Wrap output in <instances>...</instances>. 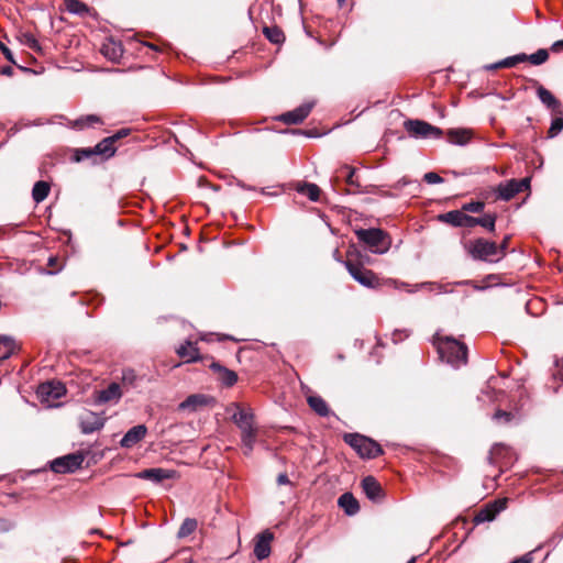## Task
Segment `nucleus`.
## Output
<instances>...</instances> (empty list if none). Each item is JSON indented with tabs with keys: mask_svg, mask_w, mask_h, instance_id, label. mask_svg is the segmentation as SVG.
<instances>
[{
	"mask_svg": "<svg viewBox=\"0 0 563 563\" xmlns=\"http://www.w3.org/2000/svg\"><path fill=\"white\" fill-rule=\"evenodd\" d=\"M416 559L412 558L408 563H415Z\"/></svg>",
	"mask_w": 563,
	"mask_h": 563,
	"instance_id": "nucleus-64",
	"label": "nucleus"
},
{
	"mask_svg": "<svg viewBox=\"0 0 563 563\" xmlns=\"http://www.w3.org/2000/svg\"><path fill=\"white\" fill-rule=\"evenodd\" d=\"M177 353L180 357H186L187 362H195L199 358L198 349L189 341L180 345Z\"/></svg>",
	"mask_w": 563,
	"mask_h": 563,
	"instance_id": "nucleus-32",
	"label": "nucleus"
},
{
	"mask_svg": "<svg viewBox=\"0 0 563 563\" xmlns=\"http://www.w3.org/2000/svg\"><path fill=\"white\" fill-rule=\"evenodd\" d=\"M416 288H428L430 291L438 290L439 292L445 291L442 285L435 284V283H422L419 285H416Z\"/></svg>",
	"mask_w": 563,
	"mask_h": 563,
	"instance_id": "nucleus-48",
	"label": "nucleus"
},
{
	"mask_svg": "<svg viewBox=\"0 0 563 563\" xmlns=\"http://www.w3.org/2000/svg\"><path fill=\"white\" fill-rule=\"evenodd\" d=\"M100 52L104 57L112 62H118L123 55V46L120 42L113 38H108L102 43Z\"/></svg>",
	"mask_w": 563,
	"mask_h": 563,
	"instance_id": "nucleus-20",
	"label": "nucleus"
},
{
	"mask_svg": "<svg viewBox=\"0 0 563 563\" xmlns=\"http://www.w3.org/2000/svg\"><path fill=\"white\" fill-rule=\"evenodd\" d=\"M95 151L97 152L98 156L104 161L112 157L115 154L117 148L114 147L112 139L108 136L95 145Z\"/></svg>",
	"mask_w": 563,
	"mask_h": 563,
	"instance_id": "nucleus-28",
	"label": "nucleus"
},
{
	"mask_svg": "<svg viewBox=\"0 0 563 563\" xmlns=\"http://www.w3.org/2000/svg\"><path fill=\"white\" fill-rule=\"evenodd\" d=\"M294 189L303 196H307L311 201H318L320 198V188L313 183L297 181L294 184Z\"/></svg>",
	"mask_w": 563,
	"mask_h": 563,
	"instance_id": "nucleus-22",
	"label": "nucleus"
},
{
	"mask_svg": "<svg viewBox=\"0 0 563 563\" xmlns=\"http://www.w3.org/2000/svg\"><path fill=\"white\" fill-rule=\"evenodd\" d=\"M0 74L4 76H11L13 74V69L10 66H4L0 69Z\"/></svg>",
	"mask_w": 563,
	"mask_h": 563,
	"instance_id": "nucleus-58",
	"label": "nucleus"
},
{
	"mask_svg": "<svg viewBox=\"0 0 563 563\" xmlns=\"http://www.w3.org/2000/svg\"><path fill=\"white\" fill-rule=\"evenodd\" d=\"M518 188H520V192L525 189H528L530 186V179L529 178H522L520 180H517Z\"/></svg>",
	"mask_w": 563,
	"mask_h": 563,
	"instance_id": "nucleus-53",
	"label": "nucleus"
},
{
	"mask_svg": "<svg viewBox=\"0 0 563 563\" xmlns=\"http://www.w3.org/2000/svg\"><path fill=\"white\" fill-rule=\"evenodd\" d=\"M263 33L266 38L274 44H279L285 40L284 32L276 25L265 26Z\"/></svg>",
	"mask_w": 563,
	"mask_h": 563,
	"instance_id": "nucleus-36",
	"label": "nucleus"
},
{
	"mask_svg": "<svg viewBox=\"0 0 563 563\" xmlns=\"http://www.w3.org/2000/svg\"><path fill=\"white\" fill-rule=\"evenodd\" d=\"M19 38H20V42L23 45L27 46L29 48H31L35 52L41 51L40 43L32 33H29V32L22 33Z\"/></svg>",
	"mask_w": 563,
	"mask_h": 563,
	"instance_id": "nucleus-38",
	"label": "nucleus"
},
{
	"mask_svg": "<svg viewBox=\"0 0 563 563\" xmlns=\"http://www.w3.org/2000/svg\"><path fill=\"white\" fill-rule=\"evenodd\" d=\"M537 95L540 101L550 109L553 113L562 115V104L561 102L554 97V95L548 90L547 88L540 86L537 89Z\"/></svg>",
	"mask_w": 563,
	"mask_h": 563,
	"instance_id": "nucleus-18",
	"label": "nucleus"
},
{
	"mask_svg": "<svg viewBox=\"0 0 563 563\" xmlns=\"http://www.w3.org/2000/svg\"><path fill=\"white\" fill-rule=\"evenodd\" d=\"M446 136L451 144L464 146L471 142L473 132L472 130L465 128L450 129L446 132Z\"/></svg>",
	"mask_w": 563,
	"mask_h": 563,
	"instance_id": "nucleus-21",
	"label": "nucleus"
},
{
	"mask_svg": "<svg viewBox=\"0 0 563 563\" xmlns=\"http://www.w3.org/2000/svg\"><path fill=\"white\" fill-rule=\"evenodd\" d=\"M136 374L133 369L128 368L122 372V384L125 387H134Z\"/></svg>",
	"mask_w": 563,
	"mask_h": 563,
	"instance_id": "nucleus-44",
	"label": "nucleus"
},
{
	"mask_svg": "<svg viewBox=\"0 0 563 563\" xmlns=\"http://www.w3.org/2000/svg\"><path fill=\"white\" fill-rule=\"evenodd\" d=\"M467 214L461 210H452L440 216V220L453 227L466 228Z\"/></svg>",
	"mask_w": 563,
	"mask_h": 563,
	"instance_id": "nucleus-27",
	"label": "nucleus"
},
{
	"mask_svg": "<svg viewBox=\"0 0 563 563\" xmlns=\"http://www.w3.org/2000/svg\"><path fill=\"white\" fill-rule=\"evenodd\" d=\"M106 419L92 411H87L80 417V429L85 434H90L103 428Z\"/></svg>",
	"mask_w": 563,
	"mask_h": 563,
	"instance_id": "nucleus-11",
	"label": "nucleus"
},
{
	"mask_svg": "<svg viewBox=\"0 0 563 563\" xmlns=\"http://www.w3.org/2000/svg\"><path fill=\"white\" fill-rule=\"evenodd\" d=\"M344 265L353 279L362 286L366 288H376L379 286V279L376 274L365 268L362 264L346 261Z\"/></svg>",
	"mask_w": 563,
	"mask_h": 563,
	"instance_id": "nucleus-6",
	"label": "nucleus"
},
{
	"mask_svg": "<svg viewBox=\"0 0 563 563\" xmlns=\"http://www.w3.org/2000/svg\"><path fill=\"white\" fill-rule=\"evenodd\" d=\"M213 402V398L205 394H194L188 396L183 402L179 404L180 410L196 411L199 408L206 407Z\"/></svg>",
	"mask_w": 563,
	"mask_h": 563,
	"instance_id": "nucleus-17",
	"label": "nucleus"
},
{
	"mask_svg": "<svg viewBox=\"0 0 563 563\" xmlns=\"http://www.w3.org/2000/svg\"><path fill=\"white\" fill-rule=\"evenodd\" d=\"M423 179L426 183L431 185L443 183V178L434 172L426 173Z\"/></svg>",
	"mask_w": 563,
	"mask_h": 563,
	"instance_id": "nucleus-47",
	"label": "nucleus"
},
{
	"mask_svg": "<svg viewBox=\"0 0 563 563\" xmlns=\"http://www.w3.org/2000/svg\"><path fill=\"white\" fill-rule=\"evenodd\" d=\"M130 133L129 129H121L115 134L111 135L113 143H115L118 140L126 136Z\"/></svg>",
	"mask_w": 563,
	"mask_h": 563,
	"instance_id": "nucleus-51",
	"label": "nucleus"
},
{
	"mask_svg": "<svg viewBox=\"0 0 563 563\" xmlns=\"http://www.w3.org/2000/svg\"><path fill=\"white\" fill-rule=\"evenodd\" d=\"M0 51L2 52V54L4 55V57L7 58L8 62H10L12 64H16V62L13 57V53L1 41H0Z\"/></svg>",
	"mask_w": 563,
	"mask_h": 563,
	"instance_id": "nucleus-49",
	"label": "nucleus"
},
{
	"mask_svg": "<svg viewBox=\"0 0 563 563\" xmlns=\"http://www.w3.org/2000/svg\"><path fill=\"white\" fill-rule=\"evenodd\" d=\"M406 131L413 137L440 139L443 131L422 120H407L404 123Z\"/></svg>",
	"mask_w": 563,
	"mask_h": 563,
	"instance_id": "nucleus-5",
	"label": "nucleus"
},
{
	"mask_svg": "<svg viewBox=\"0 0 563 563\" xmlns=\"http://www.w3.org/2000/svg\"><path fill=\"white\" fill-rule=\"evenodd\" d=\"M277 484L278 485H287L290 484V481L286 473H282L277 476Z\"/></svg>",
	"mask_w": 563,
	"mask_h": 563,
	"instance_id": "nucleus-54",
	"label": "nucleus"
},
{
	"mask_svg": "<svg viewBox=\"0 0 563 563\" xmlns=\"http://www.w3.org/2000/svg\"><path fill=\"white\" fill-rule=\"evenodd\" d=\"M434 344L442 361L459 368L467 363V346L451 336H434Z\"/></svg>",
	"mask_w": 563,
	"mask_h": 563,
	"instance_id": "nucleus-1",
	"label": "nucleus"
},
{
	"mask_svg": "<svg viewBox=\"0 0 563 563\" xmlns=\"http://www.w3.org/2000/svg\"><path fill=\"white\" fill-rule=\"evenodd\" d=\"M235 411L232 413V420L242 430H249L254 427V413L251 409H244L239 404L232 405Z\"/></svg>",
	"mask_w": 563,
	"mask_h": 563,
	"instance_id": "nucleus-12",
	"label": "nucleus"
},
{
	"mask_svg": "<svg viewBox=\"0 0 563 563\" xmlns=\"http://www.w3.org/2000/svg\"><path fill=\"white\" fill-rule=\"evenodd\" d=\"M256 435L257 429L255 427L241 431V441L243 446L246 449L245 454H250L253 451L256 442Z\"/></svg>",
	"mask_w": 563,
	"mask_h": 563,
	"instance_id": "nucleus-31",
	"label": "nucleus"
},
{
	"mask_svg": "<svg viewBox=\"0 0 563 563\" xmlns=\"http://www.w3.org/2000/svg\"><path fill=\"white\" fill-rule=\"evenodd\" d=\"M562 130H563V118L560 115V117H556V118H554L552 120L550 129L548 131V136L549 137H554L559 133H561Z\"/></svg>",
	"mask_w": 563,
	"mask_h": 563,
	"instance_id": "nucleus-42",
	"label": "nucleus"
},
{
	"mask_svg": "<svg viewBox=\"0 0 563 563\" xmlns=\"http://www.w3.org/2000/svg\"><path fill=\"white\" fill-rule=\"evenodd\" d=\"M0 344L5 347V353L3 354L2 358L10 357L14 351V340L9 335H0Z\"/></svg>",
	"mask_w": 563,
	"mask_h": 563,
	"instance_id": "nucleus-41",
	"label": "nucleus"
},
{
	"mask_svg": "<svg viewBox=\"0 0 563 563\" xmlns=\"http://www.w3.org/2000/svg\"><path fill=\"white\" fill-rule=\"evenodd\" d=\"M360 242L367 245L369 251L375 254H384L390 247L388 235L380 229H360L355 231Z\"/></svg>",
	"mask_w": 563,
	"mask_h": 563,
	"instance_id": "nucleus-3",
	"label": "nucleus"
},
{
	"mask_svg": "<svg viewBox=\"0 0 563 563\" xmlns=\"http://www.w3.org/2000/svg\"><path fill=\"white\" fill-rule=\"evenodd\" d=\"M532 561H533L532 553L529 552V553H526V554L510 561L509 563H532Z\"/></svg>",
	"mask_w": 563,
	"mask_h": 563,
	"instance_id": "nucleus-50",
	"label": "nucleus"
},
{
	"mask_svg": "<svg viewBox=\"0 0 563 563\" xmlns=\"http://www.w3.org/2000/svg\"><path fill=\"white\" fill-rule=\"evenodd\" d=\"M343 440L363 459H375L383 454V449L376 441L360 433H345Z\"/></svg>",
	"mask_w": 563,
	"mask_h": 563,
	"instance_id": "nucleus-2",
	"label": "nucleus"
},
{
	"mask_svg": "<svg viewBox=\"0 0 563 563\" xmlns=\"http://www.w3.org/2000/svg\"><path fill=\"white\" fill-rule=\"evenodd\" d=\"M13 527V523L7 519H0V532L10 531Z\"/></svg>",
	"mask_w": 563,
	"mask_h": 563,
	"instance_id": "nucleus-52",
	"label": "nucleus"
},
{
	"mask_svg": "<svg viewBox=\"0 0 563 563\" xmlns=\"http://www.w3.org/2000/svg\"><path fill=\"white\" fill-rule=\"evenodd\" d=\"M294 133H298V134H303L305 132H302L301 130H294L292 131Z\"/></svg>",
	"mask_w": 563,
	"mask_h": 563,
	"instance_id": "nucleus-61",
	"label": "nucleus"
},
{
	"mask_svg": "<svg viewBox=\"0 0 563 563\" xmlns=\"http://www.w3.org/2000/svg\"><path fill=\"white\" fill-rule=\"evenodd\" d=\"M362 488L366 497L373 501H378L383 497L382 486L373 476L363 478Z\"/></svg>",
	"mask_w": 563,
	"mask_h": 563,
	"instance_id": "nucleus-19",
	"label": "nucleus"
},
{
	"mask_svg": "<svg viewBox=\"0 0 563 563\" xmlns=\"http://www.w3.org/2000/svg\"><path fill=\"white\" fill-rule=\"evenodd\" d=\"M519 192H520V188H518L516 179H511L506 183H501L497 187L498 198H500L505 201L510 200Z\"/></svg>",
	"mask_w": 563,
	"mask_h": 563,
	"instance_id": "nucleus-25",
	"label": "nucleus"
},
{
	"mask_svg": "<svg viewBox=\"0 0 563 563\" xmlns=\"http://www.w3.org/2000/svg\"><path fill=\"white\" fill-rule=\"evenodd\" d=\"M512 418H514V415L511 412L500 410V409L497 410L494 415V419L496 421H503L504 423H509Z\"/></svg>",
	"mask_w": 563,
	"mask_h": 563,
	"instance_id": "nucleus-46",
	"label": "nucleus"
},
{
	"mask_svg": "<svg viewBox=\"0 0 563 563\" xmlns=\"http://www.w3.org/2000/svg\"><path fill=\"white\" fill-rule=\"evenodd\" d=\"M122 397L121 386L111 383L107 388L96 391L95 401L101 404H118Z\"/></svg>",
	"mask_w": 563,
	"mask_h": 563,
	"instance_id": "nucleus-10",
	"label": "nucleus"
},
{
	"mask_svg": "<svg viewBox=\"0 0 563 563\" xmlns=\"http://www.w3.org/2000/svg\"><path fill=\"white\" fill-rule=\"evenodd\" d=\"M563 49V40H559L554 42L551 46V51L554 53L561 52Z\"/></svg>",
	"mask_w": 563,
	"mask_h": 563,
	"instance_id": "nucleus-56",
	"label": "nucleus"
},
{
	"mask_svg": "<svg viewBox=\"0 0 563 563\" xmlns=\"http://www.w3.org/2000/svg\"><path fill=\"white\" fill-rule=\"evenodd\" d=\"M101 119L96 114H88L81 117L73 122V128L77 130H82L87 126H95L96 124H101Z\"/></svg>",
	"mask_w": 563,
	"mask_h": 563,
	"instance_id": "nucleus-34",
	"label": "nucleus"
},
{
	"mask_svg": "<svg viewBox=\"0 0 563 563\" xmlns=\"http://www.w3.org/2000/svg\"><path fill=\"white\" fill-rule=\"evenodd\" d=\"M185 563H196L192 559H188Z\"/></svg>",
	"mask_w": 563,
	"mask_h": 563,
	"instance_id": "nucleus-63",
	"label": "nucleus"
},
{
	"mask_svg": "<svg viewBox=\"0 0 563 563\" xmlns=\"http://www.w3.org/2000/svg\"><path fill=\"white\" fill-rule=\"evenodd\" d=\"M313 103H303L298 108L279 115V121L286 124L301 123L310 113Z\"/></svg>",
	"mask_w": 563,
	"mask_h": 563,
	"instance_id": "nucleus-13",
	"label": "nucleus"
},
{
	"mask_svg": "<svg viewBox=\"0 0 563 563\" xmlns=\"http://www.w3.org/2000/svg\"><path fill=\"white\" fill-rule=\"evenodd\" d=\"M508 240L509 238L506 236L504 239V241L500 243V245H498V249H499V255H501V258L504 257L505 255V252H506V249H507V245H508Z\"/></svg>",
	"mask_w": 563,
	"mask_h": 563,
	"instance_id": "nucleus-55",
	"label": "nucleus"
},
{
	"mask_svg": "<svg viewBox=\"0 0 563 563\" xmlns=\"http://www.w3.org/2000/svg\"><path fill=\"white\" fill-rule=\"evenodd\" d=\"M176 475V472L174 470H166L161 467H153V468H146L137 474L139 478L142 479H148L154 483H161L165 479L174 478Z\"/></svg>",
	"mask_w": 563,
	"mask_h": 563,
	"instance_id": "nucleus-16",
	"label": "nucleus"
},
{
	"mask_svg": "<svg viewBox=\"0 0 563 563\" xmlns=\"http://www.w3.org/2000/svg\"><path fill=\"white\" fill-rule=\"evenodd\" d=\"M516 65H517V60L514 55V56L506 57L495 64H492V65L487 66L486 68L487 69H497V68H503V67H514Z\"/></svg>",
	"mask_w": 563,
	"mask_h": 563,
	"instance_id": "nucleus-43",
	"label": "nucleus"
},
{
	"mask_svg": "<svg viewBox=\"0 0 563 563\" xmlns=\"http://www.w3.org/2000/svg\"><path fill=\"white\" fill-rule=\"evenodd\" d=\"M496 216L495 214H485L483 217L476 218L468 216L466 217V228H474L476 225H481L488 231L493 232L495 230Z\"/></svg>",
	"mask_w": 563,
	"mask_h": 563,
	"instance_id": "nucleus-24",
	"label": "nucleus"
},
{
	"mask_svg": "<svg viewBox=\"0 0 563 563\" xmlns=\"http://www.w3.org/2000/svg\"><path fill=\"white\" fill-rule=\"evenodd\" d=\"M468 252L474 260L496 263L501 258L498 245L485 239H477L472 242Z\"/></svg>",
	"mask_w": 563,
	"mask_h": 563,
	"instance_id": "nucleus-4",
	"label": "nucleus"
},
{
	"mask_svg": "<svg viewBox=\"0 0 563 563\" xmlns=\"http://www.w3.org/2000/svg\"><path fill=\"white\" fill-rule=\"evenodd\" d=\"M515 57H516L517 64L529 60V55H527L525 53L517 54V55H515Z\"/></svg>",
	"mask_w": 563,
	"mask_h": 563,
	"instance_id": "nucleus-57",
	"label": "nucleus"
},
{
	"mask_svg": "<svg viewBox=\"0 0 563 563\" xmlns=\"http://www.w3.org/2000/svg\"><path fill=\"white\" fill-rule=\"evenodd\" d=\"M84 462L81 453H71L57 457L51 462V470L57 474L74 473Z\"/></svg>",
	"mask_w": 563,
	"mask_h": 563,
	"instance_id": "nucleus-7",
	"label": "nucleus"
},
{
	"mask_svg": "<svg viewBox=\"0 0 563 563\" xmlns=\"http://www.w3.org/2000/svg\"><path fill=\"white\" fill-rule=\"evenodd\" d=\"M55 263H56V258H55V257H49V258H48V265H49V266H54V265H55Z\"/></svg>",
	"mask_w": 563,
	"mask_h": 563,
	"instance_id": "nucleus-59",
	"label": "nucleus"
},
{
	"mask_svg": "<svg viewBox=\"0 0 563 563\" xmlns=\"http://www.w3.org/2000/svg\"><path fill=\"white\" fill-rule=\"evenodd\" d=\"M340 173L344 176V179H345L347 185L360 187L358 181L354 177L355 176V168H353L351 166H347V165H344L340 169Z\"/></svg>",
	"mask_w": 563,
	"mask_h": 563,
	"instance_id": "nucleus-39",
	"label": "nucleus"
},
{
	"mask_svg": "<svg viewBox=\"0 0 563 563\" xmlns=\"http://www.w3.org/2000/svg\"><path fill=\"white\" fill-rule=\"evenodd\" d=\"M506 508V500H496L483 509L474 517L475 525L493 521L496 516Z\"/></svg>",
	"mask_w": 563,
	"mask_h": 563,
	"instance_id": "nucleus-9",
	"label": "nucleus"
},
{
	"mask_svg": "<svg viewBox=\"0 0 563 563\" xmlns=\"http://www.w3.org/2000/svg\"><path fill=\"white\" fill-rule=\"evenodd\" d=\"M549 58V53L544 48L538 49L536 53L529 55V62L533 65H541Z\"/></svg>",
	"mask_w": 563,
	"mask_h": 563,
	"instance_id": "nucleus-40",
	"label": "nucleus"
},
{
	"mask_svg": "<svg viewBox=\"0 0 563 563\" xmlns=\"http://www.w3.org/2000/svg\"><path fill=\"white\" fill-rule=\"evenodd\" d=\"M64 2L67 11L73 14L84 16L89 12L88 5L80 0H64Z\"/></svg>",
	"mask_w": 563,
	"mask_h": 563,
	"instance_id": "nucleus-33",
	"label": "nucleus"
},
{
	"mask_svg": "<svg viewBox=\"0 0 563 563\" xmlns=\"http://www.w3.org/2000/svg\"><path fill=\"white\" fill-rule=\"evenodd\" d=\"M308 404L310 408L321 417H328L330 415V409L328 404L320 396H310L308 397Z\"/></svg>",
	"mask_w": 563,
	"mask_h": 563,
	"instance_id": "nucleus-29",
	"label": "nucleus"
},
{
	"mask_svg": "<svg viewBox=\"0 0 563 563\" xmlns=\"http://www.w3.org/2000/svg\"><path fill=\"white\" fill-rule=\"evenodd\" d=\"M398 184H399V186H405V185H407L408 183H407L405 179H402V180H400Z\"/></svg>",
	"mask_w": 563,
	"mask_h": 563,
	"instance_id": "nucleus-60",
	"label": "nucleus"
},
{
	"mask_svg": "<svg viewBox=\"0 0 563 563\" xmlns=\"http://www.w3.org/2000/svg\"><path fill=\"white\" fill-rule=\"evenodd\" d=\"M346 0H338L339 4L342 7Z\"/></svg>",
	"mask_w": 563,
	"mask_h": 563,
	"instance_id": "nucleus-62",
	"label": "nucleus"
},
{
	"mask_svg": "<svg viewBox=\"0 0 563 563\" xmlns=\"http://www.w3.org/2000/svg\"><path fill=\"white\" fill-rule=\"evenodd\" d=\"M95 156H98L97 152L93 147H85V148H77L74 153L73 161L74 162H82L85 159L92 158Z\"/></svg>",
	"mask_w": 563,
	"mask_h": 563,
	"instance_id": "nucleus-37",
	"label": "nucleus"
},
{
	"mask_svg": "<svg viewBox=\"0 0 563 563\" xmlns=\"http://www.w3.org/2000/svg\"><path fill=\"white\" fill-rule=\"evenodd\" d=\"M197 527H198V522L195 518H186L178 529L177 538L178 539L187 538L188 536H190L191 533H194L196 531Z\"/></svg>",
	"mask_w": 563,
	"mask_h": 563,
	"instance_id": "nucleus-35",
	"label": "nucleus"
},
{
	"mask_svg": "<svg viewBox=\"0 0 563 563\" xmlns=\"http://www.w3.org/2000/svg\"><path fill=\"white\" fill-rule=\"evenodd\" d=\"M211 368L219 374V379L224 386L231 387L238 382V375L234 371L223 367L218 363H212Z\"/></svg>",
	"mask_w": 563,
	"mask_h": 563,
	"instance_id": "nucleus-26",
	"label": "nucleus"
},
{
	"mask_svg": "<svg viewBox=\"0 0 563 563\" xmlns=\"http://www.w3.org/2000/svg\"><path fill=\"white\" fill-rule=\"evenodd\" d=\"M274 539L273 532L264 530L255 537L254 555L258 561L265 560L271 555V542Z\"/></svg>",
	"mask_w": 563,
	"mask_h": 563,
	"instance_id": "nucleus-8",
	"label": "nucleus"
},
{
	"mask_svg": "<svg viewBox=\"0 0 563 563\" xmlns=\"http://www.w3.org/2000/svg\"><path fill=\"white\" fill-rule=\"evenodd\" d=\"M338 505L344 510L347 516H354L360 510L357 499L352 493H344L338 499Z\"/></svg>",
	"mask_w": 563,
	"mask_h": 563,
	"instance_id": "nucleus-23",
	"label": "nucleus"
},
{
	"mask_svg": "<svg viewBox=\"0 0 563 563\" xmlns=\"http://www.w3.org/2000/svg\"><path fill=\"white\" fill-rule=\"evenodd\" d=\"M147 433V428L144 424L132 427L121 439L120 445L130 449L142 441Z\"/></svg>",
	"mask_w": 563,
	"mask_h": 563,
	"instance_id": "nucleus-14",
	"label": "nucleus"
},
{
	"mask_svg": "<svg viewBox=\"0 0 563 563\" xmlns=\"http://www.w3.org/2000/svg\"><path fill=\"white\" fill-rule=\"evenodd\" d=\"M37 393L46 400H56L66 394V388L60 383L47 382L40 385Z\"/></svg>",
	"mask_w": 563,
	"mask_h": 563,
	"instance_id": "nucleus-15",
	"label": "nucleus"
},
{
	"mask_svg": "<svg viewBox=\"0 0 563 563\" xmlns=\"http://www.w3.org/2000/svg\"><path fill=\"white\" fill-rule=\"evenodd\" d=\"M51 187L49 184L44 180H38L34 184L32 189V198L36 203H40L44 201L48 194H49Z\"/></svg>",
	"mask_w": 563,
	"mask_h": 563,
	"instance_id": "nucleus-30",
	"label": "nucleus"
},
{
	"mask_svg": "<svg viewBox=\"0 0 563 563\" xmlns=\"http://www.w3.org/2000/svg\"><path fill=\"white\" fill-rule=\"evenodd\" d=\"M484 207H485V203L482 201H471V202L464 203L462 207V210L467 211V212L477 213V212L483 211Z\"/></svg>",
	"mask_w": 563,
	"mask_h": 563,
	"instance_id": "nucleus-45",
	"label": "nucleus"
}]
</instances>
